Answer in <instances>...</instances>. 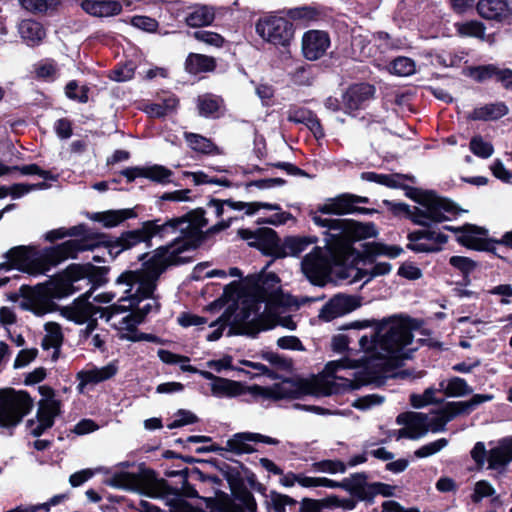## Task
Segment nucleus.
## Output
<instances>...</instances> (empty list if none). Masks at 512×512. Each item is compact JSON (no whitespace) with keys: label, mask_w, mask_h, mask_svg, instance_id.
Masks as SVG:
<instances>
[{"label":"nucleus","mask_w":512,"mask_h":512,"mask_svg":"<svg viewBox=\"0 0 512 512\" xmlns=\"http://www.w3.org/2000/svg\"><path fill=\"white\" fill-rule=\"evenodd\" d=\"M107 482L110 486L116 488L132 490L136 484V476L129 472L115 471L111 474Z\"/></svg>","instance_id":"obj_42"},{"label":"nucleus","mask_w":512,"mask_h":512,"mask_svg":"<svg viewBox=\"0 0 512 512\" xmlns=\"http://www.w3.org/2000/svg\"><path fill=\"white\" fill-rule=\"evenodd\" d=\"M215 67V59L203 54L190 53L185 61V70L192 75L211 72Z\"/></svg>","instance_id":"obj_31"},{"label":"nucleus","mask_w":512,"mask_h":512,"mask_svg":"<svg viewBox=\"0 0 512 512\" xmlns=\"http://www.w3.org/2000/svg\"><path fill=\"white\" fill-rule=\"evenodd\" d=\"M359 473H355L350 477L343 479L341 482H336L334 480L320 477L319 487H327V488H342L346 490L352 497H354V492L352 490L353 482L358 479Z\"/></svg>","instance_id":"obj_48"},{"label":"nucleus","mask_w":512,"mask_h":512,"mask_svg":"<svg viewBox=\"0 0 512 512\" xmlns=\"http://www.w3.org/2000/svg\"><path fill=\"white\" fill-rule=\"evenodd\" d=\"M119 370V363L117 360L109 362L102 367L91 366L81 370L77 374L79 380L78 388L83 391V388L88 385H96L106 380L113 378Z\"/></svg>","instance_id":"obj_20"},{"label":"nucleus","mask_w":512,"mask_h":512,"mask_svg":"<svg viewBox=\"0 0 512 512\" xmlns=\"http://www.w3.org/2000/svg\"><path fill=\"white\" fill-rule=\"evenodd\" d=\"M375 93L374 86L367 83L355 84L343 95L345 111L352 113L365 107Z\"/></svg>","instance_id":"obj_22"},{"label":"nucleus","mask_w":512,"mask_h":512,"mask_svg":"<svg viewBox=\"0 0 512 512\" xmlns=\"http://www.w3.org/2000/svg\"><path fill=\"white\" fill-rule=\"evenodd\" d=\"M102 248L90 239H72L41 250L32 246H17L6 253L7 262L0 264V270L16 268L31 275L46 274L61 262L75 258L80 251L95 249L98 253L92 260L97 263L107 262V252Z\"/></svg>","instance_id":"obj_5"},{"label":"nucleus","mask_w":512,"mask_h":512,"mask_svg":"<svg viewBox=\"0 0 512 512\" xmlns=\"http://www.w3.org/2000/svg\"><path fill=\"white\" fill-rule=\"evenodd\" d=\"M215 18L214 9L207 5H195L185 17L188 26L202 27L210 25Z\"/></svg>","instance_id":"obj_32"},{"label":"nucleus","mask_w":512,"mask_h":512,"mask_svg":"<svg viewBox=\"0 0 512 512\" xmlns=\"http://www.w3.org/2000/svg\"><path fill=\"white\" fill-rule=\"evenodd\" d=\"M89 88L86 86L79 87L77 81L72 80L65 87V94L69 99L76 100L80 103L88 101Z\"/></svg>","instance_id":"obj_49"},{"label":"nucleus","mask_w":512,"mask_h":512,"mask_svg":"<svg viewBox=\"0 0 512 512\" xmlns=\"http://www.w3.org/2000/svg\"><path fill=\"white\" fill-rule=\"evenodd\" d=\"M493 395L475 394L469 400L449 402L437 411L428 414L419 412H406L397 416V423L404 425L398 431L399 438L417 439L424 436L428 431L440 432L445 429L446 424L460 414H468L480 404L491 401Z\"/></svg>","instance_id":"obj_7"},{"label":"nucleus","mask_w":512,"mask_h":512,"mask_svg":"<svg viewBox=\"0 0 512 512\" xmlns=\"http://www.w3.org/2000/svg\"><path fill=\"white\" fill-rule=\"evenodd\" d=\"M123 4L129 6L130 0H84L81 7L90 15L110 17L119 14Z\"/></svg>","instance_id":"obj_25"},{"label":"nucleus","mask_w":512,"mask_h":512,"mask_svg":"<svg viewBox=\"0 0 512 512\" xmlns=\"http://www.w3.org/2000/svg\"><path fill=\"white\" fill-rule=\"evenodd\" d=\"M512 461V437L501 440L497 446L488 452V469L501 474Z\"/></svg>","instance_id":"obj_24"},{"label":"nucleus","mask_w":512,"mask_h":512,"mask_svg":"<svg viewBox=\"0 0 512 512\" xmlns=\"http://www.w3.org/2000/svg\"><path fill=\"white\" fill-rule=\"evenodd\" d=\"M302 271L311 283L323 285L329 273V264L319 248L307 254L301 263Z\"/></svg>","instance_id":"obj_17"},{"label":"nucleus","mask_w":512,"mask_h":512,"mask_svg":"<svg viewBox=\"0 0 512 512\" xmlns=\"http://www.w3.org/2000/svg\"><path fill=\"white\" fill-rule=\"evenodd\" d=\"M498 67L493 64L483 65L473 67L470 70V76L478 81L483 82L485 80L495 78L497 74Z\"/></svg>","instance_id":"obj_54"},{"label":"nucleus","mask_w":512,"mask_h":512,"mask_svg":"<svg viewBox=\"0 0 512 512\" xmlns=\"http://www.w3.org/2000/svg\"><path fill=\"white\" fill-rule=\"evenodd\" d=\"M383 401V396L378 394H369L356 399L353 403V406L361 410H367L374 406L380 405Z\"/></svg>","instance_id":"obj_62"},{"label":"nucleus","mask_w":512,"mask_h":512,"mask_svg":"<svg viewBox=\"0 0 512 512\" xmlns=\"http://www.w3.org/2000/svg\"><path fill=\"white\" fill-rule=\"evenodd\" d=\"M360 306L361 302L358 297L337 294L321 308L319 318L323 321L329 322L354 311Z\"/></svg>","instance_id":"obj_16"},{"label":"nucleus","mask_w":512,"mask_h":512,"mask_svg":"<svg viewBox=\"0 0 512 512\" xmlns=\"http://www.w3.org/2000/svg\"><path fill=\"white\" fill-rule=\"evenodd\" d=\"M212 395L218 398H232L241 396L245 393L253 397H264L271 399L294 398L297 389L291 380H282L271 387H261L253 385L244 386L242 383L220 377L217 382L211 383Z\"/></svg>","instance_id":"obj_9"},{"label":"nucleus","mask_w":512,"mask_h":512,"mask_svg":"<svg viewBox=\"0 0 512 512\" xmlns=\"http://www.w3.org/2000/svg\"><path fill=\"white\" fill-rule=\"evenodd\" d=\"M495 494L494 487L486 480L477 481L474 485L471 500L474 503H479L483 498L493 496Z\"/></svg>","instance_id":"obj_52"},{"label":"nucleus","mask_w":512,"mask_h":512,"mask_svg":"<svg viewBox=\"0 0 512 512\" xmlns=\"http://www.w3.org/2000/svg\"><path fill=\"white\" fill-rule=\"evenodd\" d=\"M415 70L414 61L408 57H397L391 62L389 68L392 74L403 77L412 75Z\"/></svg>","instance_id":"obj_44"},{"label":"nucleus","mask_w":512,"mask_h":512,"mask_svg":"<svg viewBox=\"0 0 512 512\" xmlns=\"http://www.w3.org/2000/svg\"><path fill=\"white\" fill-rule=\"evenodd\" d=\"M262 442L269 445H278L279 440L259 433L242 432L233 435L226 442L225 450L235 454H248L255 451L253 444Z\"/></svg>","instance_id":"obj_18"},{"label":"nucleus","mask_w":512,"mask_h":512,"mask_svg":"<svg viewBox=\"0 0 512 512\" xmlns=\"http://www.w3.org/2000/svg\"><path fill=\"white\" fill-rule=\"evenodd\" d=\"M93 290L94 286L80 296L72 306L64 309L63 314L68 320L76 324L87 323L88 325L91 320H97L94 317L97 314H99L100 318L105 319L106 322L113 321L118 316L120 306L112 304L106 308H98L88 301L92 296Z\"/></svg>","instance_id":"obj_12"},{"label":"nucleus","mask_w":512,"mask_h":512,"mask_svg":"<svg viewBox=\"0 0 512 512\" xmlns=\"http://www.w3.org/2000/svg\"><path fill=\"white\" fill-rule=\"evenodd\" d=\"M131 24L134 27L147 32H154L158 27V22L155 19L141 15L133 16L131 18Z\"/></svg>","instance_id":"obj_63"},{"label":"nucleus","mask_w":512,"mask_h":512,"mask_svg":"<svg viewBox=\"0 0 512 512\" xmlns=\"http://www.w3.org/2000/svg\"><path fill=\"white\" fill-rule=\"evenodd\" d=\"M111 325L119 331V338L132 342L150 340L152 337L139 333L137 326L142 323V317L137 316L133 311L125 314L118 321H110Z\"/></svg>","instance_id":"obj_23"},{"label":"nucleus","mask_w":512,"mask_h":512,"mask_svg":"<svg viewBox=\"0 0 512 512\" xmlns=\"http://www.w3.org/2000/svg\"><path fill=\"white\" fill-rule=\"evenodd\" d=\"M446 230L456 233L457 241L468 248L482 249L485 244L487 230L472 224H465L461 227L444 226Z\"/></svg>","instance_id":"obj_21"},{"label":"nucleus","mask_w":512,"mask_h":512,"mask_svg":"<svg viewBox=\"0 0 512 512\" xmlns=\"http://www.w3.org/2000/svg\"><path fill=\"white\" fill-rule=\"evenodd\" d=\"M14 171H19L22 175H39L44 180L57 181L58 176L52 174L50 171L41 169L36 164H29L24 166H18V169Z\"/></svg>","instance_id":"obj_58"},{"label":"nucleus","mask_w":512,"mask_h":512,"mask_svg":"<svg viewBox=\"0 0 512 512\" xmlns=\"http://www.w3.org/2000/svg\"><path fill=\"white\" fill-rule=\"evenodd\" d=\"M287 305L279 277L275 273L263 271L250 294L242 301L236 319L243 326V333L252 337L277 325L295 330L297 325L292 316L285 315Z\"/></svg>","instance_id":"obj_2"},{"label":"nucleus","mask_w":512,"mask_h":512,"mask_svg":"<svg viewBox=\"0 0 512 512\" xmlns=\"http://www.w3.org/2000/svg\"><path fill=\"white\" fill-rule=\"evenodd\" d=\"M244 210L247 215H253L261 208L268 210H279L280 205L267 202H242L232 200L212 199L207 203L206 209L197 208L181 216L188 220L190 227H179V234L172 243L166 245L170 250L172 257H177L176 261H187L189 257L187 252L197 248L205 232H218L228 228L232 217L224 218L227 210Z\"/></svg>","instance_id":"obj_3"},{"label":"nucleus","mask_w":512,"mask_h":512,"mask_svg":"<svg viewBox=\"0 0 512 512\" xmlns=\"http://www.w3.org/2000/svg\"><path fill=\"white\" fill-rule=\"evenodd\" d=\"M172 175L173 172L162 165L144 167V178H148L160 184L170 183Z\"/></svg>","instance_id":"obj_43"},{"label":"nucleus","mask_w":512,"mask_h":512,"mask_svg":"<svg viewBox=\"0 0 512 512\" xmlns=\"http://www.w3.org/2000/svg\"><path fill=\"white\" fill-rule=\"evenodd\" d=\"M312 466L317 472L330 474L344 473L346 471V464L340 460H323L313 463Z\"/></svg>","instance_id":"obj_51"},{"label":"nucleus","mask_w":512,"mask_h":512,"mask_svg":"<svg viewBox=\"0 0 512 512\" xmlns=\"http://www.w3.org/2000/svg\"><path fill=\"white\" fill-rule=\"evenodd\" d=\"M448 445V440L440 438L417 449L414 454L417 458H426L436 454Z\"/></svg>","instance_id":"obj_53"},{"label":"nucleus","mask_w":512,"mask_h":512,"mask_svg":"<svg viewBox=\"0 0 512 512\" xmlns=\"http://www.w3.org/2000/svg\"><path fill=\"white\" fill-rule=\"evenodd\" d=\"M508 5L504 0H479L478 13L486 19H500L507 14Z\"/></svg>","instance_id":"obj_33"},{"label":"nucleus","mask_w":512,"mask_h":512,"mask_svg":"<svg viewBox=\"0 0 512 512\" xmlns=\"http://www.w3.org/2000/svg\"><path fill=\"white\" fill-rule=\"evenodd\" d=\"M255 29L263 40L279 46H287L294 35L293 24L285 17L275 14L258 19Z\"/></svg>","instance_id":"obj_14"},{"label":"nucleus","mask_w":512,"mask_h":512,"mask_svg":"<svg viewBox=\"0 0 512 512\" xmlns=\"http://www.w3.org/2000/svg\"><path fill=\"white\" fill-rule=\"evenodd\" d=\"M221 105L222 99L212 94L201 95L197 99L199 113L204 117H218Z\"/></svg>","instance_id":"obj_38"},{"label":"nucleus","mask_w":512,"mask_h":512,"mask_svg":"<svg viewBox=\"0 0 512 512\" xmlns=\"http://www.w3.org/2000/svg\"><path fill=\"white\" fill-rule=\"evenodd\" d=\"M84 231V226L83 225H79V226H73L69 229H65V228H58V229H54V230H51L49 232L46 233L45 235V239L50 241V242H53L55 240H58V239H62L66 236H79V235H82Z\"/></svg>","instance_id":"obj_56"},{"label":"nucleus","mask_w":512,"mask_h":512,"mask_svg":"<svg viewBox=\"0 0 512 512\" xmlns=\"http://www.w3.org/2000/svg\"><path fill=\"white\" fill-rule=\"evenodd\" d=\"M329 47L330 38L325 31L309 30L302 37V52L307 60H318Z\"/></svg>","instance_id":"obj_19"},{"label":"nucleus","mask_w":512,"mask_h":512,"mask_svg":"<svg viewBox=\"0 0 512 512\" xmlns=\"http://www.w3.org/2000/svg\"><path fill=\"white\" fill-rule=\"evenodd\" d=\"M269 503L275 512H286V507L294 504L295 501L287 495L273 493Z\"/></svg>","instance_id":"obj_64"},{"label":"nucleus","mask_w":512,"mask_h":512,"mask_svg":"<svg viewBox=\"0 0 512 512\" xmlns=\"http://www.w3.org/2000/svg\"><path fill=\"white\" fill-rule=\"evenodd\" d=\"M90 283L91 281L86 276L84 268L71 265L64 272V279L61 282L64 291L61 296L73 294L81 290L84 286H89Z\"/></svg>","instance_id":"obj_26"},{"label":"nucleus","mask_w":512,"mask_h":512,"mask_svg":"<svg viewBox=\"0 0 512 512\" xmlns=\"http://www.w3.org/2000/svg\"><path fill=\"white\" fill-rule=\"evenodd\" d=\"M469 148L471 152L482 159H487L494 153L493 145L485 141L481 136H474L470 140Z\"/></svg>","instance_id":"obj_45"},{"label":"nucleus","mask_w":512,"mask_h":512,"mask_svg":"<svg viewBox=\"0 0 512 512\" xmlns=\"http://www.w3.org/2000/svg\"><path fill=\"white\" fill-rule=\"evenodd\" d=\"M352 490L357 500L372 504L374 498L378 495L383 497L394 496L396 487L382 482H368L366 474L359 473L358 479L356 478L353 482Z\"/></svg>","instance_id":"obj_15"},{"label":"nucleus","mask_w":512,"mask_h":512,"mask_svg":"<svg viewBox=\"0 0 512 512\" xmlns=\"http://www.w3.org/2000/svg\"><path fill=\"white\" fill-rule=\"evenodd\" d=\"M312 219L317 226L326 228L323 233L325 247L337 261L347 258L355 241L376 237L378 233L376 226L371 222L327 218L317 214Z\"/></svg>","instance_id":"obj_8"},{"label":"nucleus","mask_w":512,"mask_h":512,"mask_svg":"<svg viewBox=\"0 0 512 512\" xmlns=\"http://www.w3.org/2000/svg\"><path fill=\"white\" fill-rule=\"evenodd\" d=\"M178 106V99L175 96H168L161 102L152 103L147 106V112L154 117H164L173 112Z\"/></svg>","instance_id":"obj_41"},{"label":"nucleus","mask_w":512,"mask_h":512,"mask_svg":"<svg viewBox=\"0 0 512 512\" xmlns=\"http://www.w3.org/2000/svg\"><path fill=\"white\" fill-rule=\"evenodd\" d=\"M323 214L345 215L354 213L352 194H342L323 204L318 209Z\"/></svg>","instance_id":"obj_30"},{"label":"nucleus","mask_w":512,"mask_h":512,"mask_svg":"<svg viewBox=\"0 0 512 512\" xmlns=\"http://www.w3.org/2000/svg\"><path fill=\"white\" fill-rule=\"evenodd\" d=\"M508 113V107L504 102H496L475 108L470 118L473 120H496Z\"/></svg>","instance_id":"obj_35"},{"label":"nucleus","mask_w":512,"mask_h":512,"mask_svg":"<svg viewBox=\"0 0 512 512\" xmlns=\"http://www.w3.org/2000/svg\"><path fill=\"white\" fill-rule=\"evenodd\" d=\"M456 27L458 33L463 36L483 38L485 34L484 26L482 25V23L478 21H468L464 23H459L456 25Z\"/></svg>","instance_id":"obj_50"},{"label":"nucleus","mask_w":512,"mask_h":512,"mask_svg":"<svg viewBox=\"0 0 512 512\" xmlns=\"http://www.w3.org/2000/svg\"><path fill=\"white\" fill-rule=\"evenodd\" d=\"M96 327L97 320H91L89 324L80 331V337L82 341L93 350L104 352L106 350L108 332L105 330L95 332Z\"/></svg>","instance_id":"obj_27"},{"label":"nucleus","mask_w":512,"mask_h":512,"mask_svg":"<svg viewBox=\"0 0 512 512\" xmlns=\"http://www.w3.org/2000/svg\"><path fill=\"white\" fill-rule=\"evenodd\" d=\"M172 256L167 247H158L140 269L125 271L117 278L115 284L122 293L119 304H116L120 306L118 315L129 308L143 320L146 315L158 310L159 303L153 296L158 278L169 265L185 262L176 261L177 257Z\"/></svg>","instance_id":"obj_4"},{"label":"nucleus","mask_w":512,"mask_h":512,"mask_svg":"<svg viewBox=\"0 0 512 512\" xmlns=\"http://www.w3.org/2000/svg\"><path fill=\"white\" fill-rule=\"evenodd\" d=\"M361 179L374 182L390 188H405L407 180L414 182L413 176L402 174H379L376 172H363Z\"/></svg>","instance_id":"obj_28"},{"label":"nucleus","mask_w":512,"mask_h":512,"mask_svg":"<svg viewBox=\"0 0 512 512\" xmlns=\"http://www.w3.org/2000/svg\"><path fill=\"white\" fill-rule=\"evenodd\" d=\"M314 115V113L303 107H290L287 111V119L290 122L306 124L307 121Z\"/></svg>","instance_id":"obj_59"},{"label":"nucleus","mask_w":512,"mask_h":512,"mask_svg":"<svg viewBox=\"0 0 512 512\" xmlns=\"http://www.w3.org/2000/svg\"><path fill=\"white\" fill-rule=\"evenodd\" d=\"M375 325L373 332L359 336V351L356 359L343 358L326 365L328 373L335 379L344 380L346 389H357L379 378L389 376L404 359L411 358L422 340L415 341L406 320L389 318L381 321H358L352 328L362 329Z\"/></svg>","instance_id":"obj_1"},{"label":"nucleus","mask_w":512,"mask_h":512,"mask_svg":"<svg viewBox=\"0 0 512 512\" xmlns=\"http://www.w3.org/2000/svg\"><path fill=\"white\" fill-rule=\"evenodd\" d=\"M39 392L42 399L38 402L36 418L27 422L28 432L35 437L41 436L50 429L61 412V402L55 397L53 389L40 386Z\"/></svg>","instance_id":"obj_13"},{"label":"nucleus","mask_w":512,"mask_h":512,"mask_svg":"<svg viewBox=\"0 0 512 512\" xmlns=\"http://www.w3.org/2000/svg\"><path fill=\"white\" fill-rule=\"evenodd\" d=\"M19 33L28 45L38 44L45 36L42 25L34 20L26 19L19 24Z\"/></svg>","instance_id":"obj_36"},{"label":"nucleus","mask_w":512,"mask_h":512,"mask_svg":"<svg viewBox=\"0 0 512 512\" xmlns=\"http://www.w3.org/2000/svg\"><path fill=\"white\" fill-rule=\"evenodd\" d=\"M184 139L188 147L196 153L206 155H220L222 150L211 139L200 134L185 132Z\"/></svg>","instance_id":"obj_29"},{"label":"nucleus","mask_w":512,"mask_h":512,"mask_svg":"<svg viewBox=\"0 0 512 512\" xmlns=\"http://www.w3.org/2000/svg\"><path fill=\"white\" fill-rule=\"evenodd\" d=\"M135 217L132 209L109 210L97 213L94 217L96 221L103 223L105 227H115L126 219Z\"/></svg>","instance_id":"obj_37"},{"label":"nucleus","mask_w":512,"mask_h":512,"mask_svg":"<svg viewBox=\"0 0 512 512\" xmlns=\"http://www.w3.org/2000/svg\"><path fill=\"white\" fill-rule=\"evenodd\" d=\"M239 236L248 241L250 246L260 247L263 243L273 244L275 242L276 233L269 228H260L255 231L249 229H240Z\"/></svg>","instance_id":"obj_34"},{"label":"nucleus","mask_w":512,"mask_h":512,"mask_svg":"<svg viewBox=\"0 0 512 512\" xmlns=\"http://www.w3.org/2000/svg\"><path fill=\"white\" fill-rule=\"evenodd\" d=\"M179 227H190L185 218H171L162 222L160 219L149 220L142 224L141 228L123 233L118 239L124 250L145 242L150 246L153 238L165 239L176 235Z\"/></svg>","instance_id":"obj_10"},{"label":"nucleus","mask_w":512,"mask_h":512,"mask_svg":"<svg viewBox=\"0 0 512 512\" xmlns=\"http://www.w3.org/2000/svg\"><path fill=\"white\" fill-rule=\"evenodd\" d=\"M437 392V389L430 387L427 388L422 394H412L410 397L412 406L415 408H420L428 404L442 402V399L435 397Z\"/></svg>","instance_id":"obj_47"},{"label":"nucleus","mask_w":512,"mask_h":512,"mask_svg":"<svg viewBox=\"0 0 512 512\" xmlns=\"http://www.w3.org/2000/svg\"><path fill=\"white\" fill-rule=\"evenodd\" d=\"M440 390H443L447 396L460 397L472 392V389L467 382L460 377H453L447 383L442 381Z\"/></svg>","instance_id":"obj_40"},{"label":"nucleus","mask_w":512,"mask_h":512,"mask_svg":"<svg viewBox=\"0 0 512 512\" xmlns=\"http://www.w3.org/2000/svg\"><path fill=\"white\" fill-rule=\"evenodd\" d=\"M45 336L42 339V347L45 350L55 349L58 351L63 341L61 327L55 322L45 324Z\"/></svg>","instance_id":"obj_39"},{"label":"nucleus","mask_w":512,"mask_h":512,"mask_svg":"<svg viewBox=\"0 0 512 512\" xmlns=\"http://www.w3.org/2000/svg\"><path fill=\"white\" fill-rule=\"evenodd\" d=\"M157 354H158V357L160 358V360L162 362H164L165 364H169V365L178 364V365H180V367L182 365H190L189 364L190 359L188 357L175 354L169 350L159 349Z\"/></svg>","instance_id":"obj_60"},{"label":"nucleus","mask_w":512,"mask_h":512,"mask_svg":"<svg viewBox=\"0 0 512 512\" xmlns=\"http://www.w3.org/2000/svg\"><path fill=\"white\" fill-rule=\"evenodd\" d=\"M193 36L197 41L215 48H221L225 43V39L222 35L209 30L195 31Z\"/></svg>","instance_id":"obj_46"},{"label":"nucleus","mask_w":512,"mask_h":512,"mask_svg":"<svg viewBox=\"0 0 512 512\" xmlns=\"http://www.w3.org/2000/svg\"><path fill=\"white\" fill-rule=\"evenodd\" d=\"M418 202L421 207L416 209L413 221L425 228L407 235V248L416 253L438 252L446 244L448 237L430 225L450 220L456 215V207L450 200L433 193L421 194Z\"/></svg>","instance_id":"obj_6"},{"label":"nucleus","mask_w":512,"mask_h":512,"mask_svg":"<svg viewBox=\"0 0 512 512\" xmlns=\"http://www.w3.org/2000/svg\"><path fill=\"white\" fill-rule=\"evenodd\" d=\"M33 407V400L25 391L0 390V427L14 428Z\"/></svg>","instance_id":"obj_11"},{"label":"nucleus","mask_w":512,"mask_h":512,"mask_svg":"<svg viewBox=\"0 0 512 512\" xmlns=\"http://www.w3.org/2000/svg\"><path fill=\"white\" fill-rule=\"evenodd\" d=\"M310 244H312V241L307 238L292 237L285 241V248L290 254L299 255L305 251Z\"/></svg>","instance_id":"obj_61"},{"label":"nucleus","mask_w":512,"mask_h":512,"mask_svg":"<svg viewBox=\"0 0 512 512\" xmlns=\"http://www.w3.org/2000/svg\"><path fill=\"white\" fill-rule=\"evenodd\" d=\"M142 493L151 498H162L167 493V483L163 479L153 480L143 487Z\"/></svg>","instance_id":"obj_55"},{"label":"nucleus","mask_w":512,"mask_h":512,"mask_svg":"<svg viewBox=\"0 0 512 512\" xmlns=\"http://www.w3.org/2000/svg\"><path fill=\"white\" fill-rule=\"evenodd\" d=\"M135 74V66L132 63H126L113 69L110 78L117 82L129 81Z\"/></svg>","instance_id":"obj_57"}]
</instances>
